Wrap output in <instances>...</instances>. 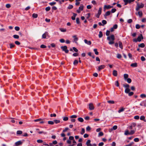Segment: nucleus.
I'll use <instances>...</instances> for the list:
<instances>
[{"instance_id": "864d4df0", "label": "nucleus", "mask_w": 146, "mask_h": 146, "mask_svg": "<svg viewBox=\"0 0 146 146\" xmlns=\"http://www.w3.org/2000/svg\"><path fill=\"white\" fill-rule=\"evenodd\" d=\"M85 133V129L84 128H82V129L81 134L83 135Z\"/></svg>"}, {"instance_id": "1a4fd4ad", "label": "nucleus", "mask_w": 146, "mask_h": 146, "mask_svg": "<svg viewBox=\"0 0 146 146\" xmlns=\"http://www.w3.org/2000/svg\"><path fill=\"white\" fill-rule=\"evenodd\" d=\"M111 13V12L110 11H107L106 13L104 15V16L105 19L106 18V17L107 16L109 15Z\"/></svg>"}, {"instance_id": "c756f323", "label": "nucleus", "mask_w": 146, "mask_h": 146, "mask_svg": "<svg viewBox=\"0 0 146 146\" xmlns=\"http://www.w3.org/2000/svg\"><path fill=\"white\" fill-rule=\"evenodd\" d=\"M129 133L128 130H126L125 131L124 135H129Z\"/></svg>"}, {"instance_id": "c85d7f7f", "label": "nucleus", "mask_w": 146, "mask_h": 146, "mask_svg": "<svg viewBox=\"0 0 146 146\" xmlns=\"http://www.w3.org/2000/svg\"><path fill=\"white\" fill-rule=\"evenodd\" d=\"M22 133V131L21 130H18L17 131V135H21Z\"/></svg>"}, {"instance_id": "aec40b11", "label": "nucleus", "mask_w": 146, "mask_h": 146, "mask_svg": "<svg viewBox=\"0 0 146 146\" xmlns=\"http://www.w3.org/2000/svg\"><path fill=\"white\" fill-rule=\"evenodd\" d=\"M138 46L139 47L143 48L145 46V45L143 43H142L139 44Z\"/></svg>"}, {"instance_id": "f8f14e48", "label": "nucleus", "mask_w": 146, "mask_h": 146, "mask_svg": "<svg viewBox=\"0 0 146 146\" xmlns=\"http://www.w3.org/2000/svg\"><path fill=\"white\" fill-rule=\"evenodd\" d=\"M84 42L85 43L88 45H90L91 44V42L90 41H88L86 39H85L84 40Z\"/></svg>"}, {"instance_id": "a878e982", "label": "nucleus", "mask_w": 146, "mask_h": 146, "mask_svg": "<svg viewBox=\"0 0 146 146\" xmlns=\"http://www.w3.org/2000/svg\"><path fill=\"white\" fill-rule=\"evenodd\" d=\"M78 121L81 122H82L84 121L82 117H79L78 118Z\"/></svg>"}, {"instance_id": "cd10ccee", "label": "nucleus", "mask_w": 146, "mask_h": 146, "mask_svg": "<svg viewBox=\"0 0 146 146\" xmlns=\"http://www.w3.org/2000/svg\"><path fill=\"white\" fill-rule=\"evenodd\" d=\"M130 91V90L128 88H126L125 91V92L126 93H128Z\"/></svg>"}, {"instance_id": "20e7f679", "label": "nucleus", "mask_w": 146, "mask_h": 146, "mask_svg": "<svg viewBox=\"0 0 146 146\" xmlns=\"http://www.w3.org/2000/svg\"><path fill=\"white\" fill-rule=\"evenodd\" d=\"M124 2V5H126L128 3L130 4L132 2L134 1L135 0H123Z\"/></svg>"}, {"instance_id": "2f4dec72", "label": "nucleus", "mask_w": 146, "mask_h": 146, "mask_svg": "<svg viewBox=\"0 0 146 146\" xmlns=\"http://www.w3.org/2000/svg\"><path fill=\"white\" fill-rule=\"evenodd\" d=\"M107 102L110 104H114L115 103V102L113 100H109Z\"/></svg>"}, {"instance_id": "603ef678", "label": "nucleus", "mask_w": 146, "mask_h": 146, "mask_svg": "<svg viewBox=\"0 0 146 146\" xmlns=\"http://www.w3.org/2000/svg\"><path fill=\"white\" fill-rule=\"evenodd\" d=\"M38 133L40 134H41L42 133H43L44 134H46V132L44 131H38Z\"/></svg>"}, {"instance_id": "49530a36", "label": "nucleus", "mask_w": 146, "mask_h": 146, "mask_svg": "<svg viewBox=\"0 0 146 146\" xmlns=\"http://www.w3.org/2000/svg\"><path fill=\"white\" fill-rule=\"evenodd\" d=\"M78 61L77 60H76L74 61L73 64L74 65H76L78 64Z\"/></svg>"}, {"instance_id": "37998d69", "label": "nucleus", "mask_w": 146, "mask_h": 146, "mask_svg": "<svg viewBox=\"0 0 146 146\" xmlns=\"http://www.w3.org/2000/svg\"><path fill=\"white\" fill-rule=\"evenodd\" d=\"M14 38H15L18 39L19 38V35H15L13 36Z\"/></svg>"}, {"instance_id": "3c124183", "label": "nucleus", "mask_w": 146, "mask_h": 146, "mask_svg": "<svg viewBox=\"0 0 146 146\" xmlns=\"http://www.w3.org/2000/svg\"><path fill=\"white\" fill-rule=\"evenodd\" d=\"M110 32L109 31L107 30L106 32V35L107 36H109L110 34Z\"/></svg>"}, {"instance_id": "5fc2aeb1", "label": "nucleus", "mask_w": 146, "mask_h": 146, "mask_svg": "<svg viewBox=\"0 0 146 146\" xmlns=\"http://www.w3.org/2000/svg\"><path fill=\"white\" fill-rule=\"evenodd\" d=\"M121 54H118L117 55V57L118 58H120L121 57Z\"/></svg>"}, {"instance_id": "9b49d317", "label": "nucleus", "mask_w": 146, "mask_h": 146, "mask_svg": "<svg viewBox=\"0 0 146 146\" xmlns=\"http://www.w3.org/2000/svg\"><path fill=\"white\" fill-rule=\"evenodd\" d=\"M105 67L104 65H101L99 66L98 70V71H100L101 70L104 69Z\"/></svg>"}, {"instance_id": "7ed1b4c3", "label": "nucleus", "mask_w": 146, "mask_h": 146, "mask_svg": "<svg viewBox=\"0 0 146 146\" xmlns=\"http://www.w3.org/2000/svg\"><path fill=\"white\" fill-rule=\"evenodd\" d=\"M61 48L62 49L63 51H64L66 53H67L68 52L69 50L67 49V47L66 46H62Z\"/></svg>"}, {"instance_id": "4c0bfd02", "label": "nucleus", "mask_w": 146, "mask_h": 146, "mask_svg": "<svg viewBox=\"0 0 146 146\" xmlns=\"http://www.w3.org/2000/svg\"><path fill=\"white\" fill-rule=\"evenodd\" d=\"M32 17L35 18H36L38 17V15L35 13H33L32 15Z\"/></svg>"}, {"instance_id": "ddd939ff", "label": "nucleus", "mask_w": 146, "mask_h": 146, "mask_svg": "<svg viewBox=\"0 0 146 146\" xmlns=\"http://www.w3.org/2000/svg\"><path fill=\"white\" fill-rule=\"evenodd\" d=\"M140 105L141 106H146V102L145 101H142L140 104Z\"/></svg>"}, {"instance_id": "393cba45", "label": "nucleus", "mask_w": 146, "mask_h": 146, "mask_svg": "<svg viewBox=\"0 0 146 146\" xmlns=\"http://www.w3.org/2000/svg\"><path fill=\"white\" fill-rule=\"evenodd\" d=\"M128 77V75L127 74H124V79L125 80Z\"/></svg>"}, {"instance_id": "680f3d73", "label": "nucleus", "mask_w": 146, "mask_h": 146, "mask_svg": "<svg viewBox=\"0 0 146 146\" xmlns=\"http://www.w3.org/2000/svg\"><path fill=\"white\" fill-rule=\"evenodd\" d=\"M11 7V5L9 4H7L6 5V7L7 8H10Z\"/></svg>"}, {"instance_id": "0e129e2a", "label": "nucleus", "mask_w": 146, "mask_h": 146, "mask_svg": "<svg viewBox=\"0 0 146 146\" xmlns=\"http://www.w3.org/2000/svg\"><path fill=\"white\" fill-rule=\"evenodd\" d=\"M74 41L76 43H77V41L78 40V38L76 37L74 39Z\"/></svg>"}, {"instance_id": "39448f33", "label": "nucleus", "mask_w": 146, "mask_h": 146, "mask_svg": "<svg viewBox=\"0 0 146 146\" xmlns=\"http://www.w3.org/2000/svg\"><path fill=\"white\" fill-rule=\"evenodd\" d=\"M23 141H19L16 142L15 143V146H18L19 145H22L23 143Z\"/></svg>"}, {"instance_id": "79ce46f5", "label": "nucleus", "mask_w": 146, "mask_h": 146, "mask_svg": "<svg viewBox=\"0 0 146 146\" xmlns=\"http://www.w3.org/2000/svg\"><path fill=\"white\" fill-rule=\"evenodd\" d=\"M117 125H115L113 126L112 127V128L111 129V130H115L117 129Z\"/></svg>"}, {"instance_id": "b1692460", "label": "nucleus", "mask_w": 146, "mask_h": 146, "mask_svg": "<svg viewBox=\"0 0 146 146\" xmlns=\"http://www.w3.org/2000/svg\"><path fill=\"white\" fill-rule=\"evenodd\" d=\"M124 108H123V107H122L121 109L119 110L118 111V112L119 113H120L121 112L123 111L124 110Z\"/></svg>"}, {"instance_id": "0eeeda50", "label": "nucleus", "mask_w": 146, "mask_h": 146, "mask_svg": "<svg viewBox=\"0 0 146 146\" xmlns=\"http://www.w3.org/2000/svg\"><path fill=\"white\" fill-rule=\"evenodd\" d=\"M89 108L90 110H92L94 109V107L92 103H90L89 104Z\"/></svg>"}, {"instance_id": "bb28decb", "label": "nucleus", "mask_w": 146, "mask_h": 146, "mask_svg": "<svg viewBox=\"0 0 146 146\" xmlns=\"http://www.w3.org/2000/svg\"><path fill=\"white\" fill-rule=\"evenodd\" d=\"M60 30L62 32H65L66 31V29L63 28H60Z\"/></svg>"}, {"instance_id": "5701e85b", "label": "nucleus", "mask_w": 146, "mask_h": 146, "mask_svg": "<svg viewBox=\"0 0 146 146\" xmlns=\"http://www.w3.org/2000/svg\"><path fill=\"white\" fill-rule=\"evenodd\" d=\"M98 36L99 38H100L102 37L103 36L102 32L101 31H100L99 33V34L98 35Z\"/></svg>"}, {"instance_id": "2eb2a0df", "label": "nucleus", "mask_w": 146, "mask_h": 146, "mask_svg": "<svg viewBox=\"0 0 146 146\" xmlns=\"http://www.w3.org/2000/svg\"><path fill=\"white\" fill-rule=\"evenodd\" d=\"M113 74L115 76H116L117 75V72L115 70H113Z\"/></svg>"}, {"instance_id": "09e8293b", "label": "nucleus", "mask_w": 146, "mask_h": 146, "mask_svg": "<svg viewBox=\"0 0 146 146\" xmlns=\"http://www.w3.org/2000/svg\"><path fill=\"white\" fill-rule=\"evenodd\" d=\"M76 22L77 24H79L80 23L79 19L78 18H76Z\"/></svg>"}, {"instance_id": "6e6552de", "label": "nucleus", "mask_w": 146, "mask_h": 146, "mask_svg": "<svg viewBox=\"0 0 146 146\" xmlns=\"http://www.w3.org/2000/svg\"><path fill=\"white\" fill-rule=\"evenodd\" d=\"M113 6H111L110 5H105L104 6V9H109L111 8H113Z\"/></svg>"}, {"instance_id": "f03ea898", "label": "nucleus", "mask_w": 146, "mask_h": 146, "mask_svg": "<svg viewBox=\"0 0 146 146\" xmlns=\"http://www.w3.org/2000/svg\"><path fill=\"white\" fill-rule=\"evenodd\" d=\"M144 6V5L142 3H141L140 5L138 3L137 4V6L135 10L137 11H138L140 8H143Z\"/></svg>"}, {"instance_id": "6e6d98bb", "label": "nucleus", "mask_w": 146, "mask_h": 146, "mask_svg": "<svg viewBox=\"0 0 146 146\" xmlns=\"http://www.w3.org/2000/svg\"><path fill=\"white\" fill-rule=\"evenodd\" d=\"M90 13H88L86 15V17L87 19H88L90 17Z\"/></svg>"}, {"instance_id": "e2e57ef3", "label": "nucleus", "mask_w": 146, "mask_h": 146, "mask_svg": "<svg viewBox=\"0 0 146 146\" xmlns=\"http://www.w3.org/2000/svg\"><path fill=\"white\" fill-rule=\"evenodd\" d=\"M141 60L143 61H144L145 60V58L143 56H142L141 57Z\"/></svg>"}, {"instance_id": "4468645a", "label": "nucleus", "mask_w": 146, "mask_h": 146, "mask_svg": "<svg viewBox=\"0 0 146 146\" xmlns=\"http://www.w3.org/2000/svg\"><path fill=\"white\" fill-rule=\"evenodd\" d=\"M48 35V32H45V33L42 35V38H45L46 37V35Z\"/></svg>"}, {"instance_id": "e433bc0d", "label": "nucleus", "mask_w": 146, "mask_h": 146, "mask_svg": "<svg viewBox=\"0 0 146 146\" xmlns=\"http://www.w3.org/2000/svg\"><path fill=\"white\" fill-rule=\"evenodd\" d=\"M54 122L56 124H57L59 123L60 122V121L59 120L55 119L54 120Z\"/></svg>"}, {"instance_id": "8fccbe9b", "label": "nucleus", "mask_w": 146, "mask_h": 146, "mask_svg": "<svg viewBox=\"0 0 146 146\" xmlns=\"http://www.w3.org/2000/svg\"><path fill=\"white\" fill-rule=\"evenodd\" d=\"M69 129V128L67 127H66L63 130V132H65L67 130H68Z\"/></svg>"}, {"instance_id": "a18cd8bd", "label": "nucleus", "mask_w": 146, "mask_h": 146, "mask_svg": "<svg viewBox=\"0 0 146 146\" xmlns=\"http://www.w3.org/2000/svg\"><path fill=\"white\" fill-rule=\"evenodd\" d=\"M48 124L50 125H53L54 124V121H48Z\"/></svg>"}, {"instance_id": "4d7b16f0", "label": "nucleus", "mask_w": 146, "mask_h": 146, "mask_svg": "<svg viewBox=\"0 0 146 146\" xmlns=\"http://www.w3.org/2000/svg\"><path fill=\"white\" fill-rule=\"evenodd\" d=\"M50 9V7H48L46 8L45 10L46 11H48Z\"/></svg>"}, {"instance_id": "4be33fe9", "label": "nucleus", "mask_w": 146, "mask_h": 146, "mask_svg": "<svg viewBox=\"0 0 146 146\" xmlns=\"http://www.w3.org/2000/svg\"><path fill=\"white\" fill-rule=\"evenodd\" d=\"M135 131H136L135 130H131V131L129 133V135H132L134 134L135 133Z\"/></svg>"}, {"instance_id": "de8ad7c7", "label": "nucleus", "mask_w": 146, "mask_h": 146, "mask_svg": "<svg viewBox=\"0 0 146 146\" xmlns=\"http://www.w3.org/2000/svg\"><path fill=\"white\" fill-rule=\"evenodd\" d=\"M10 47L11 48H13L15 46V45L14 44H13L11 43L10 44Z\"/></svg>"}, {"instance_id": "f257e3e1", "label": "nucleus", "mask_w": 146, "mask_h": 146, "mask_svg": "<svg viewBox=\"0 0 146 146\" xmlns=\"http://www.w3.org/2000/svg\"><path fill=\"white\" fill-rule=\"evenodd\" d=\"M107 39L109 41L108 43L110 44H112L114 43V40H115V36L113 35H111L110 36H108L107 37Z\"/></svg>"}, {"instance_id": "69168bd1", "label": "nucleus", "mask_w": 146, "mask_h": 146, "mask_svg": "<svg viewBox=\"0 0 146 146\" xmlns=\"http://www.w3.org/2000/svg\"><path fill=\"white\" fill-rule=\"evenodd\" d=\"M40 48H46V46H45V45H44L43 44H42L40 45Z\"/></svg>"}, {"instance_id": "58836bf2", "label": "nucleus", "mask_w": 146, "mask_h": 146, "mask_svg": "<svg viewBox=\"0 0 146 146\" xmlns=\"http://www.w3.org/2000/svg\"><path fill=\"white\" fill-rule=\"evenodd\" d=\"M102 25H104L106 24L107 23V22L106 20H104L102 21Z\"/></svg>"}, {"instance_id": "13d9d810", "label": "nucleus", "mask_w": 146, "mask_h": 146, "mask_svg": "<svg viewBox=\"0 0 146 146\" xmlns=\"http://www.w3.org/2000/svg\"><path fill=\"white\" fill-rule=\"evenodd\" d=\"M140 26L139 24H137L135 26L136 28L137 29H139L140 28Z\"/></svg>"}, {"instance_id": "774afa93", "label": "nucleus", "mask_w": 146, "mask_h": 146, "mask_svg": "<svg viewBox=\"0 0 146 146\" xmlns=\"http://www.w3.org/2000/svg\"><path fill=\"white\" fill-rule=\"evenodd\" d=\"M15 29L16 31H19L20 29V28L18 27H15Z\"/></svg>"}, {"instance_id": "c03bdc74", "label": "nucleus", "mask_w": 146, "mask_h": 146, "mask_svg": "<svg viewBox=\"0 0 146 146\" xmlns=\"http://www.w3.org/2000/svg\"><path fill=\"white\" fill-rule=\"evenodd\" d=\"M73 6L72 5H69L68 7V8L69 9H71L73 8Z\"/></svg>"}, {"instance_id": "473e14b6", "label": "nucleus", "mask_w": 146, "mask_h": 146, "mask_svg": "<svg viewBox=\"0 0 146 146\" xmlns=\"http://www.w3.org/2000/svg\"><path fill=\"white\" fill-rule=\"evenodd\" d=\"M126 80L127 82L129 83H130L131 82V80L130 78H127Z\"/></svg>"}, {"instance_id": "423d86ee", "label": "nucleus", "mask_w": 146, "mask_h": 146, "mask_svg": "<svg viewBox=\"0 0 146 146\" xmlns=\"http://www.w3.org/2000/svg\"><path fill=\"white\" fill-rule=\"evenodd\" d=\"M136 125L135 123H131L129 127V129H132L133 127H135Z\"/></svg>"}, {"instance_id": "dca6fc26", "label": "nucleus", "mask_w": 146, "mask_h": 146, "mask_svg": "<svg viewBox=\"0 0 146 146\" xmlns=\"http://www.w3.org/2000/svg\"><path fill=\"white\" fill-rule=\"evenodd\" d=\"M131 66L132 67H136L137 66V63H133L131 64Z\"/></svg>"}, {"instance_id": "a19ab883", "label": "nucleus", "mask_w": 146, "mask_h": 146, "mask_svg": "<svg viewBox=\"0 0 146 146\" xmlns=\"http://www.w3.org/2000/svg\"><path fill=\"white\" fill-rule=\"evenodd\" d=\"M116 11V9L115 8H113L111 9V12L114 13Z\"/></svg>"}, {"instance_id": "ea45409f", "label": "nucleus", "mask_w": 146, "mask_h": 146, "mask_svg": "<svg viewBox=\"0 0 146 146\" xmlns=\"http://www.w3.org/2000/svg\"><path fill=\"white\" fill-rule=\"evenodd\" d=\"M102 8L101 7L99 8L98 13L101 14L102 12Z\"/></svg>"}, {"instance_id": "a211bd4d", "label": "nucleus", "mask_w": 146, "mask_h": 146, "mask_svg": "<svg viewBox=\"0 0 146 146\" xmlns=\"http://www.w3.org/2000/svg\"><path fill=\"white\" fill-rule=\"evenodd\" d=\"M77 15V14L76 13H73V16H72V17L71 19L72 20H75V17Z\"/></svg>"}, {"instance_id": "72a5a7b5", "label": "nucleus", "mask_w": 146, "mask_h": 146, "mask_svg": "<svg viewBox=\"0 0 146 146\" xmlns=\"http://www.w3.org/2000/svg\"><path fill=\"white\" fill-rule=\"evenodd\" d=\"M94 52L95 54L96 55H98L99 54L98 52L97 51V49H94Z\"/></svg>"}, {"instance_id": "9d476101", "label": "nucleus", "mask_w": 146, "mask_h": 146, "mask_svg": "<svg viewBox=\"0 0 146 146\" xmlns=\"http://www.w3.org/2000/svg\"><path fill=\"white\" fill-rule=\"evenodd\" d=\"M143 39V37L142 34H141L140 36H139L137 38V40L139 42L141 41V39Z\"/></svg>"}, {"instance_id": "052dcab7", "label": "nucleus", "mask_w": 146, "mask_h": 146, "mask_svg": "<svg viewBox=\"0 0 146 146\" xmlns=\"http://www.w3.org/2000/svg\"><path fill=\"white\" fill-rule=\"evenodd\" d=\"M77 116L76 115H73L70 116V117L71 118H75L77 117Z\"/></svg>"}, {"instance_id": "f704fd0d", "label": "nucleus", "mask_w": 146, "mask_h": 146, "mask_svg": "<svg viewBox=\"0 0 146 146\" xmlns=\"http://www.w3.org/2000/svg\"><path fill=\"white\" fill-rule=\"evenodd\" d=\"M140 97L142 98H145L146 97V95L145 94H142L140 95Z\"/></svg>"}, {"instance_id": "338daca9", "label": "nucleus", "mask_w": 146, "mask_h": 146, "mask_svg": "<svg viewBox=\"0 0 146 146\" xmlns=\"http://www.w3.org/2000/svg\"><path fill=\"white\" fill-rule=\"evenodd\" d=\"M91 129V127L89 126H88L86 128V130L89 131Z\"/></svg>"}, {"instance_id": "f3484780", "label": "nucleus", "mask_w": 146, "mask_h": 146, "mask_svg": "<svg viewBox=\"0 0 146 146\" xmlns=\"http://www.w3.org/2000/svg\"><path fill=\"white\" fill-rule=\"evenodd\" d=\"M137 14L140 17H142L143 15V13L141 11H139L137 13Z\"/></svg>"}, {"instance_id": "c9c22d12", "label": "nucleus", "mask_w": 146, "mask_h": 146, "mask_svg": "<svg viewBox=\"0 0 146 146\" xmlns=\"http://www.w3.org/2000/svg\"><path fill=\"white\" fill-rule=\"evenodd\" d=\"M91 141L90 139H88L87 140V141L86 142V144L88 145H89L90 144H91L90 143Z\"/></svg>"}, {"instance_id": "412c9836", "label": "nucleus", "mask_w": 146, "mask_h": 146, "mask_svg": "<svg viewBox=\"0 0 146 146\" xmlns=\"http://www.w3.org/2000/svg\"><path fill=\"white\" fill-rule=\"evenodd\" d=\"M145 117L144 116L142 115L140 117V119L141 120H143L145 122L146 121V120L145 119Z\"/></svg>"}, {"instance_id": "bf43d9fd", "label": "nucleus", "mask_w": 146, "mask_h": 146, "mask_svg": "<svg viewBox=\"0 0 146 146\" xmlns=\"http://www.w3.org/2000/svg\"><path fill=\"white\" fill-rule=\"evenodd\" d=\"M72 48L73 49L75 52H77L78 51V50L75 47H73Z\"/></svg>"}, {"instance_id": "6ab92c4d", "label": "nucleus", "mask_w": 146, "mask_h": 146, "mask_svg": "<svg viewBox=\"0 0 146 146\" xmlns=\"http://www.w3.org/2000/svg\"><path fill=\"white\" fill-rule=\"evenodd\" d=\"M118 44H119V47L121 49H123V45L122 42L121 41H119L118 42Z\"/></svg>"}, {"instance_id": "7c9ffc66", "label": "nucleus", "mask_w": 146, "mask_h": 146, "mask_svg": "<svg viewBox=\"0 0 146 146\" xmlns=\"http://www.w3.org/2000/svg\"><path fill=\"white\" fill-rule=\"evenodd\" d=\"M84 8V6L82 5H81L79 7V9L80 11L83 10Z\"/></svg>"}]
</instances>
